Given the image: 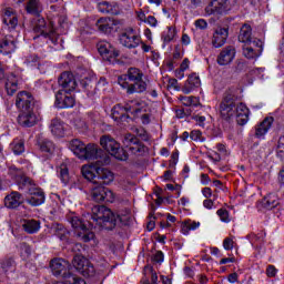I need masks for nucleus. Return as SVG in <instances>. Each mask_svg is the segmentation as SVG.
<instances>
[{"label": "nucleus", "mask_w": 284, "mask_h": 284, "mask_svg": "<svg viewBox=\"0 0 284 284\" xmlns=\"http://www.w3.org/2000/svg\"><path fill=\"white\" fill-rule=\"evenodd\" d=\"M132 219V213L130 210L120 211L118 213L112 212V210L106 206H93L91 214L92 227H105L108 223L110 225H116L118 223H122V225H128Z\"/></svg>", "instance_id": "1"}, {"label": "nucleus", "mask_w": 284, "mask_h": 284, "mask_svg": "<svg viewBox=\"0 0 284 284\" xmlns=\"http://www.w3.org/2000/svg\"><path fill=\"white\" fill-rule=\"evenodd\" d=\"M118 83L126 94H141L148 90V83L143 81V72L138 68H130L126 74L118 78Z\"/></svg>", "instance_id": "2"}, {"label": "nucleus", "mask_w": 284, "mask_h": 284, "mask_svg": "<svg viewBox=\"0 0 284 284\" xmlns=\"http://www.w3.org/2000/svg\"><path fill=\"white\" fill-rule=\"evenodd\" d=\"M235 6L236 0H211L204 8V14L205 17H225Z\"/></svg>", "instance_id": "3"}, {"label": "nucleus", "mask_w": 284, "mask_h": 284, "mask_svg": "<svg viewBox=\"0 0 284 284\" xmlns=\"http://www.w3.org/2000/svg\"><path fill=\"white\" fill-rule=\"evenodd\" d=\"M100 145L111 154V156H114L118 161H128V152L125 150L121 149V144L112 138V135H102L100 138Z\"/></svg>", "instance_id": "4"}, {"label": "nucleus", "mask_w": 284, "mask_h": 284, "mask_svg": "<svg viewBox=\"0 0 284 284\" xmlns=\"http://www.w3.org/2000/svg\"><path fill=\"white\" fill-rule=\"evenodd\" d=\"M16 183H18L21 190L27 191V203L34 207L37 205V183H34V180L23 175V173L19 171L18 175H16Z\"/></svg>", "instance_id": "5"}, {"label": "nucleus", "mask_w": 284, "mask_h": 284, "mask_svg": "<svg viewBox=\"0 0 284 284\" xmlns=\"http://www.w3.org/2000/svg\"><path fill=\"white\" fill-rule=\"evenodd\" d=\"M124 148L129 151L131 156H143L148 152V148L142 144L141 140L131 133H126L122 140Z\"/></svg>", "instance_id": "6"}, {"label": "nucleus", "mask_w": 284, "mask_h": 284, "mask_svg": "<svg viewBox=\"0 0 284 284\" xmlns=\"http://www.w3.org/2000/svg\"><path fill=\"white\" fill-rule=\"evenodd\" d=\"M141 112V108H139V102L131 101L126 103L124 106L121 104H116L112 108L111 116L114 121H123L130 114H139Z\"/></svg>", "instance_id": "7"}, {"label": "nucleus", "mask_w": 284, "mask_h": 284, "mask_svg": "<svg viewBox=\"0 0 284 284\" xmlns=\"http://www.w3.org/2000/svg\"><path fill=\"white\" fill-rule=\"evenodd\" d=\"M69 223L72 225V227H74V230H80V232H78V236L81 239V241L84 243H90V241H93L94 232L90 231L85 223H83V220H81L79 216L69 217Z\"/></svg>", "instance_id": "8"}, {"label": "nucleus", "mask_w": 284, "mask_h": 284, "mask_svg": "<svg viewBox=\"0 0 284 284\" xmlns=\"http://www.w3.org/2000/svg\"><path fill=\"white\" fill-rule=\"evenodd\" d=\"M242 52L245 59H258L263 54V41L253 39V42L243 44Z\"/></svg>", "instance_id": "9"}, {"label": "nucleus", "mask_w": 284, "mask_h": 284, "mask_svg": "<svg viewBox=\"0 0 284 284\" xmlns=\"http://www.w3.org/2000/svg\"><path fill=\"white\" fill-rule=\"evenodd\" d=\"M50 267L53 276H61V278H63L64 282L65 276L72 275V273H70V262L63 258H53L50 263Z\"/></svg>", "instance_id": "10"}, {"label": "nucleus", "mask_w": 284, "mask_h": 284, "mask_svg": "<svg viewBox=\"0 0 284 284\" xmlns=\"http://www.w3.org/2000/svg\"><path fill=\"white\" fill-rule=\"evenodd\" d=\"M73 267H75L82 276H94V265L90 263V260L83 257V255H75L73 257Z\"/></svg>", "instance_id": "11"}, {"label": "nucleus", "mask_w": 284, "mask_h": 284, "mask_svg": "<svg viewBox=\"0 0 284 284\" xmlns=\"http://www.w3.org/2000/svg\"><path fill=\"white\" fill-rule=\"evenodd\" d=\"M110 163V158L104 155L103 161L98 160L95 164H85L81 169L82 176L87 179V181H94L99 173V165H108Z\"/></svg>", "instance_id": "12"}, {"label": "nucleus", "mask_w": 284, "mask_h": 284, "mask_svg": "<svg viewBox=\"0 0 284 284\" xmlns=\"http://www.w3.org/2000/svg\"><path fill=\"white\" fill-rule=\"evenodd\" d=\"M16 106L22 112H27L34 108V95L28 91H21L17 94Z\"/></svg>", "instance_id": "13"}, {"label": "nucleus", "mask_w": 284, "mask_h": 284, "mask_svg": "<svg viewBox=\"0 0 284 284\" xmlns=\"http://www.w3.org/2000/svg\"><path fill=\"white\" fill-rule=\"evenodd\" d=\"M119 41L121 45L124 48H129L130 50L134 48H139L141 44V37L134 32V30H128L120 34Z\"/></svg>", "instance_id": "14"}, {"label": "nucleus", "mask_w": 284, "mask_h": 284, "mask_svg": "<svg viewBox=\"0 0 284 284\" xmlns=\"http://www.w3.org/2000/svg\"><path fill=\"white\" fill-rule=\"evenodd\" d=\"M58 83L61 88L60 92H74L77 90V79L74 78V74L70 72H63Z\"/></svg>", "instance_id": "15"}, {"label": "nucleus", "mask_w": 284, "mask_h": 284, "mask_svg": "<svg viewBox=\"0 0 284 284\" xmlns=\"http://www.w3.org/2000/svg\"><path fill=\"white\" fill-rule=\"evenodd\" d=\"M1 77L4 79V88L7 90V94L12 97V94L19 90V80L17 79V75L13 73L6 74L3 72V65L0 63V78Z\"/></svg>", "instance_id": "16"}, {"label": "nucleus", "mask_w": 284, "mask_h": 284, "mask_svg": "<svg viewBox=\"0 0 284 284\" xmlns=\"http://www.w3.org/2000/svg\"><path fill=\"white\" fill-rule=\"evenodd\" d=\"M98 52H100L104 61H112V59H116V57H119V50L108 41H100L98 43Z\"/></svg>", "instance_id": "17"}, {"label": "nucleus", "mask_w": 284, "mask_h": 284, "mask_svg": "<svg viewBox=\"0 0 284 284\" xmlns=\"http://www.w3.org/2000/svg\"><path fill=\"white\" fill-rule=\"evenodd\" d=\"M220 114L222 119H232L236 114V109H234V99L232 95H226L220 104Z\"/></svg>", "instance_id": "18"}, {"label": "nucleus", "mask_w": 284, "mask_h": 284, "mask_svg": "<svg viewBox=\"0 0 284 284\" xmlns=\"http://www.w3.org/2000/svg\"><path fill=\"white\" fill-rule=\"evenodd\" d=\"M230 37V29L226 27H217L212 36V45L213 48H223L224 43Z\"/></svg>", "instance_id": "19"}, {"label": "nucleus", "mask_w": 284, "mask_h": 284, "mask_svg": "<svg viewBox=\"0 0 284 284\" xmlns=\"http://www.w3.org/2000/svg\"><path fill=\"white\" fill-rule=\"evenodd\" d=\"M72 92L70 91H59L55 94V105L57 108L60 109H65V108H74V97L71 94Z\"/></svg>", "instance_id": "20"}, {"label": "nucleus", "mask_w": 284, "mask_h": 284, "mask_svg": "<svg viewBox=\"0 0 284 284\" xmlns=\"http://www.w3.org/2000/svg\"><path fill=\"white\" fill-rule=\"evenodd\" d=\"M103 150L99 149L97 144H88L84 146V154L80 159H85L87 161H103L105 156H101Z\"/></svg>", "instance_id": "21"}, {"label": "nucleus", "mask_w": 284, "mask_h": 284, "mask_svg": "<svg viewBox=\"0 0 284 284\" xmlns=\"http://www.w3.org/2000/svg\"><path fill=\"white\" fill-rule=\"evenodd\" d=\"M38 37H44V39H50L52 43L57 44V34L54 33V30L50 29L45 26V19L41 18V16L38 14Z\"/></svg>", "instance_id": "22"}, {"label": "nucleus", "mask_w": 284, "mask_h": 284, "mask_svg": "<svg viewBox=\"0 0 284 284\" xmlns=\"http://www.w3.org/2000/svg\"><path fill=\"white\" fill-rule=\"evenodd\" d=\"M236 58V49L234 47H226L221 50L217 55V63L220 65H230L232 61Z\"/></svg>", "instance_id": "23"}, {"label": "nucleus", "mask_w": 284, "mask_h": 284, "mask_svg": "<svg viewBox=\"0 0 284 284\" xmlns=\"http://www.w3.org/2000/svg\"><path fill=\"white\" fill-rule=\"evenodd\" d=\"M23 203V195L19 191H12L4 197V205L9 210H17Z\"/></svg>", "instance_id": "24"}, {"label": "nucleus", "mask_w": 284, "mask_h": 284, "mask_svg": "<svg viewBox=\"0 0 284 284\" xmlns=\"http://www.w3.org/2000/svg\"><path fill=\"white\" fill-rule=\"evenodd\" d=\"M3 24L8 26L11 30H14L17 26H19V18H17V13L12 8L3 9Z\"/></svg>", "instance_id": "25"}, {"label": "nucleus", "mask_w": 284, "mask_h": 284, "mask_svg": "<svg viewBox=\"0 0 284 284\" xmlns=\"http://www.w3.org/2000/svg\"><path fill=\"white\" fill-rule=\"evenodd\" d=\"M272 123H274V118H265L261 123L255 125V136L256 139H265V134L270 132L272 128Z\"/></svg>", "instance_id": "26"}, {"label": "nucleus", "mask_w": 284, "mask_h": 284, "mask_svg": "<svg viewBox=\"0 0 284 284\" xmlns=\"http://www.w3.org/2000/svg\"><path fill=\"white\" fill-rule=\"evenodd\" d=\"M95 26L100 32L108 34L114 30V26H119V21L111 18H100Z\"/></svg>", "instance_id": "27"}, {"label": "nucleus", "mask_w": 284, "mask_h": 284, "mask_svg": "<svg viewBox=\"0 0 284 284\" xmlns=\"http://www.w3.org/2000/svg\"><path fill=\"white\" fill-rule=\"evenodd\" d=\"M235 116L239 125H245L250 121V109L247 105L240 103L235 108Z\"/></svg>", "instance_id": "28"}, {"label": "nucleus", "mask_w": 284, "mask_h": 284, "mask_svg": "<svg viewBox=\"0 0 284 284\" xmlns=\"http://www.w3.org/2000/svg\"><path fill=\"white\" fill-rule=\"evenodd\" d=\"M49 128L53 136H57L58 139L65 136V123H63V121L55 118L51 120Z\"/></svg>", "instance_id": "29"}, {"label": "nucleus", "mask_w": 284, "mask_h": 284, "mask_svg": "<svg viewBox=\"0 0 284 284\" xmlns=\"http://www.w3.org/2000/svg\"><path fill=\"white\" fill-rule=\"evenodd\" d=\"M98 10L102 14H119V3L101 1L98 3Z\"/></svg>", "instance_id": "30"}, {"label": "nucleus", "mask_w": 284, "mask_h": 284, "mask_svg": "<svg viewBox=\"0 0 284 284\" xmlns=\"http://www.w3.org/2000/svg\"><path fill=\"white\" fill-rule=\"evenodd\" d=\"M195 88H201V78L196 73H192L185 82L182 91L184 94H190Z\"/></svg>", "instance_id": "31"}, {"label": "nucleus", "mask_w": 284, "mask_h": 284, "mask_svg": "<svg viewBox=\"0 0 284 284\" xmlns=\"http://www.w3.org/2000/svg\"><path fill=\"white\" fill-rule=\"evenodd\" d=\"M97 179L100 180L102 185H110L114 181V173L105 168L99 166Z\"/></svg>", "instance_id": "32"}, {"label": "nucleus", "mask_w": 284, "mask_h": 284, "mask_svg": "<svg viewBox=\"0 0 284 284\" xmlns=\"http://www.w3.org/2000/svg\"><path fill=\"white\" fill-rule=\"evenodd\" d=\"M19 123L24 128H32L37 123V115L32 112V110L24 111L21 115H19Z\"/></svg>", "instance_id": "33"}, {"label": "nucleus", "mask_w": 284, "mask_h": 284, "mask_svg": "<svg viewBox=\"0 0 284 284\" xmlns=\"http://www.w3.org/2000/svg\"><path fill=\"white\" fill-rule=\"evenodd\" d=\"M239 41L244 45L246 43H254V39H252V27L250 24L242 26L240 29Z\"/></svg>", "instance_id": "34"}, {"label": "nucleus", "mask_w": 284, "mask_h": 284, "mask_svg": "<svg viewBox=\"0 0 284 284\" xmlns=\"http://www.w3.org/2000/svg\"><path fill=\"white\" fill-rule=\"evenodd\" d=\"M69 149L78 159H81L85 154V144L79 139L70 141Z\"/></svg>", "instance_id": "35"}, {"label": "nucleus", "mask_w": 284, "mask_h": 284, "mask_svg": "<svg viewBox=\"0 0 284 284\" xmlns=\"http://www.w3.org/2000/svg\"><path fill=\"white\" fill-rule=\"evenodd\" d=\"M40 152H43L47 159L54 152V143L48 139L39 138Z\"/></svg>", "instance_id": "36"}, {"label": "nucleus", "mask_w": 284, "mask_h": 284, "mask_svg": "<svg viewBox=\"0 0 284 284\" xmlns=\"http://www.w3.org/2000/svg\"><path fill=\"white\" fill-rule=\"evenodd\" d=\"M199 227H201V222L185 220L181 224V232L184 234V236H187L190 232H194V230H199Z\"/></svg>", "instance_id": "37"}, {"label": "nucleus", "mask_w": 284, "mask_h": 284, "mask_svg": "<svg viewBox=\"0 0 284 284\" xmlns=\"http://www.w3.org/2000/svg\"><path fill=\"white\" fill-rule=\"evenodd\" d=\"M14 50H17V44H14V41L8 40V38H4L2 41H0L1 54H12Z\"/></svg>", "instance_id": "38"}, {"label": "nucleus", "mask_w": 284, "mask_h": 284, "mask_svg": "<svg viewBox=\"0 0 284 284\" xmlns=\"http://www.w3.org/2000/svg\"><path fill=\"white\" fill-rule=\"evenodd\" d=\"M105 186L97 185L91 187L90 196L95 203H103Z\"/></svg>", "instance_id": "39"}, {"label": "nucleus", "mask_w": 284, "mask_h": 284, "mask_svg": "<svg viewBox=\"0 0 284 284\" xmlns=\"http://www.w3.org/2000/svg\"><path fill=\"white\" fill-rule=\"evenodd\" d=\"M262 203L264 207H267V210H273V207H276V205H278V196L276 194L270 193L263 199Z\"/></svg>", "instance_id": "40"}, {"label": "nucleus", "mask_w": 284, "mask_h": 284, "mask_svg": "<svg viewBox=\"0 0 284 284\" xmlns=\"http://www.w3.org/2000/svg\"><path fill=\"white\" fill-rule=\"evenodd\" d=\"M80 84L82 85V88H84V90H87L89 97H92V94H94L92 88L97 85V80L92 78H84L80 81Z\"/></svg>", "instance_id": "41"}, {"label": "nucleus", "mask_w": 284, "mask_h": 284, "mask_svg": "<svg viewBox=\"0 0 284 284\" xmlns=\"http://www.w3.org/2000/svg\"><path fill=\"white\" fill-rule=\"evenodd\" d=\"M22 229L27 234H34L37 232V221L36 220H23Z\"/></svg>", "instance_id": "42"}, {"label": "nucleus", "mask_w": 284, "mask_h": 284, "mask_svg": "<svg viewBox=\"0 0 284 284\" xmlns=\"http://www.w3.org/2000/svg\"><path fill=\"white\" fill-rule=\"evenodd\" d=\"M55 284H87V283L84 282L83 278H81L74 274H71V275L65 276L64 282H57Z\"/></svg>", "instance_id": "43"}, {"label": "nucleus", "mask_w": 284, "mask_h": 284, "mask_svg": "<svg viewBox=\"0 0 284 284\" xmlns=\"http://www.w3.org/2000/svg\"><path fill=\"white\" fill-rule=\"evenodd\" d=\"M176 37V30L172 27H169L162 34V40L164 43H170Z\"/></svg>", "instance_id": "44"}, {"label": "nucleus", "mask_w": 284, "mask_h": 284, "mask_svg": "<svg viewBox=\"0 0 284 284\" xmlns=\"http://www.w3.org/2000/svg\"><path fill=\"white\" fill-rule=\"evenodd\" d=\"M116 201V194L109 187H104L103 203H114Z\"/></svg>", "instance_id": "45"}, {"label": "nucleus", "mask_w": 284, "mask_h": 284, "mask_svg": "<svg viewBox=\"0 0 284 284\" xmlns=\"http://www.w3.org/2000/svg\"><path fill=\"white\" fill-rule=\"evenodd\" d=\"M60 179L64 185H68V183H70V172L68 171V168H65V165H62L60 168Z\"/></svg>", "instance_id": "46"}, {"label": "nucleus", "mask_w": 284, "mask_h": 284, "mask_svg": "<svg viewBox=\"0 0 284 284\" xmlns=\"http://www.w3.org/2000/svg\"><path fill=\"white\" fill-rule=\"evenodd\" d=\"M60 179L64 185H68V183H70V172L68 171V168H65V165H62L60 168Z\"/></svg>", "instance_id": "47"}, {"label": "nucleus", "mask_w": 284, "mask_h": 284, "mask_svg": "<svg viewBox=\"0 0 284 284\" xmlns=\"http://www.w3.org/2000/svg\"><path fill=\"white\" fill-rule=\"evenodd\" d=\"M217 216L223 223H230V213L225 209H220L216 212Z\"/></svg>", "instance_id": "48"}, {"label": "nucleus", "mask_w": 284, "mask_h": 284, "mask_svg": "<svg viewBox=\"0 0 284 284\" xmlns=\"http://www.w3.org/2000/svg\"><path fill=\"white\" fill-rule=\"evenodd\" d=\"M190 139L200 143H203V141H205V139H203V133H201V131L199 130H193L190 134Z\"/></svg>", "instance_id": "49"}, {"label": "nucleus", "mask_w": 284, "mask_h": 284, "mask_svg": "<svg viewBox=\"0 0 284 284\" xmlns=\"http://www.w3.org/2000/svg\"><path fill=\"white\" fill-rule=\"evenodd\" d=\"M26 10L28 14H37V0H29Z\"/></svg>", "instance_id": "50"}, {"label": "nucleus", "mask_w": 284, "mask_h": 284, "mask_svg": "<svg viewBox=\"0 0 284 284\" xmlns=\"http://www.w3.org/2000/svg\"><path fill=\"white\" fill-rule=\"evenodd\" d=\"M277 156H280V159L284 158V135L280 136L277 141Z\"/></svg>", "instance_id": "51"}, {"label": "nucleus", "mask_w": 284, "mask_h": 284, "mask_svg": "<svg viewBox=\"0 0 284 284\" xmlns=\"http://www.w3.org/2000/svg\"><path fill=\"white\" fill-rule=\"evenodd\" d=\"M194 26H195L196 30H207V20L197 19L194 21Z\"/></svg>", "instance_id": "52"}, {"label": "nucleus", "mask_w": 284, "mask_h": 284, "mask_svg": "<svg viewBox=\"0 0 284 284\" xmlns=\"http://www.w3.org/2000/svg\"><path fill=\"white\" fill-rule=\"evenodd\" d=\"M1 267L6 272H8L9 270H13V267H14V260H12V258L4 260L2 262V264H1Z\"/></svg>", "instance_id": "53"}, {"label": "nucleus", "mask_w": 284, "mask_h": 284, "mask_svg": "<svg viewBox=\"0 0 284 284\" xmlns=\"http://www.w3.org/2000/svg\"><path fill=\"white\" fill-rule=\"evenodd\" d=\"M45 203V193L41 189H37V205Z\"/></svg>", "instance_id": "54"}, {"label": "nucleus", "mask_w": 284, "mask_h": 284, "mask_svg": "<svg viewBox=\"0 0 284 284\" xmlns=\"http://www.w3.org/2000/svg\"><path fill=\"white\" fill-rule=\"evenodd\" d=\"M13 152L16 154H23V152H26V146L23 145V142H14Z\"/></svg>", "instance_id": "55"}, {"label": "nucleus", "mask_w": 284, "mask_h": 284, "mask_svg": "<svg viewBox=\"0 0 284 284\" xmlns=\"http://www.w3.org/2000/svg\"><path fill=\"white\" fill-rule=\"evenodd\" d=\"M223 247L226 251L233 250L234 248V240L232 237H226L223 241Z\"/></svg>", "instance_id": "56"}, {"label": "nucleus", "mask_w": 284, "mask_h": 284, "mask_svg": "<svg viewBox=\"0 0 284 284\" xmlns=\"http://www.w3.org/2000/svg\"><path fill=\"white\" fill-rule=\"evenodd\" d=\"M193 120L195 121L196 125H199L200 128H205V121H206L205 115H194Z\"/></svg>", "instance_id": "57"}, {"label": "nucleus", "mask_w": 284, "mask_h": 284, "mask_svg": "<svg viewBox=\"0 0 284 284\" xmlns=\"http://www.w3.org/2000/svg\"><path fill=\"white\" fill-rule=\"evenodd\" d=\"M277 273H278V270H276V266L274 265L267 266L266 275L268 276V278H274V276H276Z\"/></svg>", "instance_id": "58"}, {"label": "nucleus", "mask_w": 284, "mask_h": 284, "mask_svg": "<svg viewBox=\"0 0 284 284\" xmlns=\"http://www.w3.org/2000/svg\"><path fill=\"white\" fill-rule=\"evenodd\" d=\"M31 250L30 247L28 246V244L23 243L21 244V256L22 258H28V255L30 254Z\"/></svg>", "instance_id": "59"}, {"label": "nucleus", "mask_w": 284, "mask_h": 284, "mask_svg": "<svg viewBox=\"0 0 284 284\" xmlns=\"http://www.w3.org/2000/svg\"><path fill=\"white\" fill-rule=\"evenodd\" d=\"M144 23H148L151 28H156V24L159 21H156V18L154 16H149Z\"/></svg>", "instance_id": "60"}, {"label": "nucleus", "mask_w": 284, "mask_h": 284, "mask_svg": "<svg viewBox=\"0 0 284 284\" xmlns=\"http://www.w3.org/2000/svg\"><path fill=\"white\" fill-rule=\"evenodd\" d=\"M68 234V230L60 227L57 232V236L60 237V241H65Z\"/></svg>", "instance_id": "61"}, {"label": "nucleus", "mask_w": 284, "mask_h": 284, "mask_svg": "<svg viewBox=\"0 0 284 284\" xmlns=\"http://www.w3.org/2000/svg\"><path fill=\"white\" fill-rule=\"evenodd\" d=\"M163 258H164L163 252H161V251H158V252L153 255V261H154L155 263H163Z\"/></svg>", "instance_id": "62"}, {"label": "nucleus", "mask_w": 284, "mask_h": 284, "mask_svg": "<svg viewBox=\"0 0 284 284\" xmlns=\"http://www.w3.org/2000/svg\"><path fill=\"white\" fill-rule=\"evenodd\" d=\"M136 17H138V20L141 21L142 23H145V21L148 20V17H145V11L143 10L136 11Z\"/></svg>", "instance_id": "63"}, {"label": "nucleus", "mask_w": 284, "mask_h": 284, "mask_svg": "<svg viewBox=\"0 0 284 284\" xmlns=\"http://www.w3.org/2000/svg\"><path fill=\"white\" fill-rule=\"evenodd\" d=\"M202 194L205 199H212V189L211 187L202 189Z\"/></svg>", "instance_id": "64"}]
</instances>
